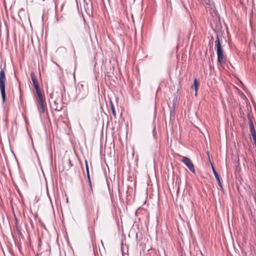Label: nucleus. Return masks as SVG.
<instances>
[{
    "label": "nucleus",
    "instance_id": "obj_7",
    "mask_svg": "<svg viewBox=\"0 0 256 256\" xmlns=\"http://www.w3.org/2000/svg\"><path fill=\"white\" fill-rule=\"evenodd\" d=\"M212 172L214 174V176L216 177V178L217 182L218 183L219 186L220 187H222V184L220 182V176H219L218 172H216V170H215V168H214V167L213 166L212 164Z\"/></svg>",
    "mask_w": 256,
    "mask_h": 256
},
{
    "label": "nucleus",
    "instance_id": "obj_13",
    "mask_svg": "<svg viewBox=\"0 0 256 256\" xmlns=\"http://www.w3.org/2000/svg\"><path fill=\"white\" fill-rule=\"evenodd\" d=\"M33 2V0H30V2Z\"/></svg>",
    "mask_w": 256,
    "mask_h": 256
},
{
    "label": "nucleus",
    "instance_id": "obj_3",
    "mask_svg": "<svg viewBox=\"0 0 256 256\" xmlns=\"http://www.w3.org/2000/svg\"><path fill=\"white\" fill-rule=\"evenodd\" d=\"M215 44L218 54V62L220 63L221 64H225L226 60L224 56L223 50L220 42V39L218 35L216 36V40L215 42Z\"/></svg>",
    "mask_w": 256,
    "mask_h": 256
},
{
    "label": "nucleus",
    "instance_id": "obj_8",
    "mask_svg": "<svg viewBox=\"0 0 256 256\" xmlns=\"http://www.w3.org/2000/svg\"><path fill=\"white\" fill-rule=\"evenodd\" d=\"M199 82L196 78L194 80V84L192 86L191 88L195 90V95L196 96Z\"/></svg>",
    "mask_w": 256,
    "mask_h": 256
},
{
    "label": "nucleus",
    "instance_id": "obj_1",
    "mask_svg": "<svg viewBox=\"0 0 256 256\" xmlns=\"http://www.w3.org/2000/svg\"><path fill=\"white\" fill-rule=\"evenodd\" d=\"M86 167V170L87 177L89 183L90 188L87 191H84V194L85 204L88 206V210L89 214H92L93 206L92 204L94 201V197L92 186V182L90 178L88 164L86 160L85 161Z\"/></svg>",
    "mask_w": 256,
    "mask_h": 256
},
{
    "label": "nucleus",
    "instance_id": "obj_5",
    "mask_svg": "<svg viewBox=\"0 0 256 256\" xmlns=\"http://www.w3.org/2000/svg\"><path fill=\"white\" fill-rule=\"evenodd\" d=\"M180 157L182 158L181 162L184 163L192 173L194 174L196 170L192 160L186 156H180Z\"/></svg>",
    "mask_w": 256,
    "mask_h": 256
},
{
    "label": "nucleus",
    "instance_id": "obj_2",
    "mask_svg": "<svg viewBox=\"0 0 256 256\" xmlns=\"http://www.w3.org/2000/svg\"><path fill=\"white\" fill-rule=\"evenodd\" d=\"M0 69L1 70L0 71V90L2 94V101L4 103L6 99V94L5 92V86L6 82V65L4 66V67L3 68H2V66H1Z\"/></svg>",
    "mask_w": 256,
    "mask_h": 256
},
{
    "label": "nucleus",
    "instance_id": "obj_11",
    "mask_svg": "<svg viewBox=\"0 0 256 256\" xmlns=\"http://www.w3.org/2000/svg\"><path fill=\"white\" fill-rule=\"evenodd\" d=\"M202 2L204 4L206 5H210L211 2L210 0H202Z\"/></svg>",
    "mask_w": 256,
    "mask_h": 256
},
{
    "label": "nucleus",
    "instance_id": "obj_9",
    "mask_svg": "<svg viewBox=\"0 0 256 256\" xmlns=\"http://www.w3.org/2000/svg\"><path fill=\"white\" fill-rule=\"evenodd\" d=\"M250 130L252 132V136H256V132L254 129V124L252 120H250Z\"/></svg>",
    "mask_w": 256,
    "mask_h": 256
},
{
    "label": "nucleus",
    "instance_id": "obj_12",
    "mask_svg": "<svg viewBox=\"0 0 256 256\" xmlns=\"http://www.w3.org/2000/svg\"><path fill=\"white\" fill-rule=\"evenodd\" d=\"M96 218H98V208H97L96 209Z\"/></svg>",
    "mask_w": 256,
    "mask_h": 256
},
{
    "label": "nucleus",
    "instance_id": "obj_6",
    "mask_svg": "<svg viewBox=\"0 0 256 256\" xmlns=\"http://www.w3.org/2000/svg\"><path fill=\"white\" fill-rule=\"evenodd\" d=\"M30 78L33 83V85L36 90V92L38 93L42 92L39 87L38 81L37 80L36 76L34 72H30Z\"/></svg>",
    "mask_w": 256,
    "mask_h": 256
},
{
    "label": "nucleus",
    "instance_id": "obj_10",
    "mask_svg": "<svg viewBox=\"0 0 256 256\" xmlns=\"http://www.w3.org/2000/svg\"><path fill=\"white\" fill-rule=\"evenodd\" d=\"M111 110L112 112V114L116 118V112L114 108V106L113 105L111 106Z\"/></svg>",
    "mask_w": 256,
    "mask_h": 256
},
{
    "label": "nucleus",
    "instance_id": "obj_4",
    "mask_svg": "<svg viewBox=\"0 0 256 256\" xmlns=\"http://www.w3.org/2000/svg\"><path fill=\"white\" fill-rule=\"evenodd\" d=\"M37 106L40 113H44L46 109L45 97L42 92L37 93Z\"/></svg>",
    "mask_w": 256,
    "mask_h": 256
}]
</instances>
